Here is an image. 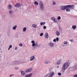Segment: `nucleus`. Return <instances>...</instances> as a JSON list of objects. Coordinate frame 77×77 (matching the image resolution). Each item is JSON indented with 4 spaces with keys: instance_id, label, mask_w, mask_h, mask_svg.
<instances>
[{
    "instance_id": "obj_30",
    "label": "nucleus",
    "mask_w": 77,
    "mask_h": 77,
    "mask_svg": "<svg viewBox=\"0 0 77 77\" xmlns=\"http://www.w3.org/2000/svg\"><path fill=\"white\" fill-rule=\"evenodd\" d=\"M68 43H67V42L66 41H65L64 42V44H66V45Z\"/></svg>"
},
{
    "instance_id": "obj_13",
    "label": "nucleus",
    "mask_w": 77,
    "mask_h": 77,
    "mask_svg": "<svg viewBox=\"0 0 77 77\" xmlns=\"http://www.w3.org/2000/svg\"><path fill=\"white\" fill-rule=\"evenodd\" d=\"M32 73H30L29 74L25 76V77H31V76H32Z\"/></svg>"
},
{
    "instance_id": "obj_17",
    "label": "nucleus",
    "mask_w": 77,
    "mask_h": 77,
    "mask_svg": "<svg viewBox=\"0 0 77 77\" xmlns=\"http://www.w3.org/2000/svg\"><path fill=\"white\" fill-rule=\"evenodd\" d=\"M14 64H16V65H18V64H19V62L17 61H16L14 62Z\"/></svg>"
},
{
    "instance_id": "obj_10",
    "label": "nucleus",
    "mask_w": 77,
    "mask_h": 77,
    "mask_svg": "<svg viewBox=\"0 0 77 77\" xmlns=\"http://www.w3.org/2000/svg\"><path fill=\"white\" fill-rule=\"evenodd\" d=\"M12 8V6L11 4H9L8 6V9H11V8Z\"/></svg>"
},
{
    "instance_id": "obj_45",
    "label": "nucleus",
    "mask_w": 77,
    "mask_h": 77,
    "mask_svg": "<svg viewBox=\"0 0 77 77\" xmlns=\"http://www.w3.org/2000/svg\"><path fill=\"white\" fill-rule=\"evenodd\" d=\"M17 48H17V47H16L15 50H17Z\"/></svg>"
},
{
    "instance_id": "obj_43",
    "label": "nucleus",
    "mask_w": 77,
    "mask_h": 77,
    "mask_svg": "<svg viewBox=\"0 0 77 77\" xmlns=\"http://www.w3.org/2000/svg\"><path fill=\"white\" fill-rule=\"evenodd\" d=\"M12 45H10L9 48H12Z\"/></svg>"
},
{
    "instance_id": "obj_3",
    "label": "nucleus",
    "mask_w": 77,
    "mask_h": 77,
    "mask_svg": "<svg viewBox=\"0 0 77 77\" xmlns=\"http://www.w3.org/2000/svg\"><path fill=\"white\" fill-rule=\"evenodd\" d=\"M40 8L42 11H43L44 9V6L43 2L41 1L40 2Z\"/></svg>"
},
{
    "instance_id": "obj_32",
    "label": "nucleus",
    "mask_w": 77,
    "mask_h": 77,
    "mask_svg": "<svg viewBox=\"0 0 77 77\" xmlns=\"http://www.w3.org/2000/svg\"><path fill=\"white\" fill-rule=\"evenodd\" d=\"M51 19H52V21H54V20L55 19V18L52 17L51 18Z\"/></svg>"
},
{
    "instance_id": "obj_48",
    "label": "nucleus",
    "mask_w": 77,
    "mask_h": 77,
    "mask_svg": "<svg viewBox=\"0 0 77 77\" xmlns=\"http://www.w3.org/2000/svg\"><path fill=\"white\" fill-rule=\"evenodd\" d=\"M10 77H12V75H10Z\"/></svg>"
},
{
    "instance_id": "obj_5",
    "label": "nucleus",
    "mask_w": 77,
    "mask_h": 77,
    "mask_svg": "<svg viewBox=\"0 0 77 77\" xmlns=\"http://www.w3.org/2000/svg\"><path fill=\"white\" fill-rule=\"evenodd\" d=\"M32 71V68H29L25 70L26 72H30Z\"/></svg>"
},
{
    "instance_id": "obj_18",
    "label": "nucleus",
    "mask_w": 77,
    "mask_h": 77,
    "mask_svg": "<svg viewBox=\"0 0 77 77\" xmlns=\"http://www.w3.org/2000/svg\"><path fill=\"white\" fill-rule=\"evenodd\" d=\"M32 27L33 28H36V27H37V25L36 24H33L32 25Z\"/></svg>"
},
{
    "instance_id": "obj_14",
    "label": "nucleus",
    "mask_w": 77,
    "mask_h": 77,
    "mask_svg": "<svg viewBox=\"0 0 77 77\" xmlns=\"http://www.w3.org/2000/svg\"><path fill=\"white\" fill-rule=\"evenodd\" d=\"M50 63V61H45V64H46V65H47L48 64V63Z\"/></svg>"
},
{
    "instance_id": "obj_47",
    "label": "nucleus",
    "mask_w": 77,
    "mask_h": 77,
    "mask_svg": "<svg viewBox=\"0 0 77 77\" xmlns=\"http://www.w3.org/2000/svg\"><path fill=\"white\" fill-rule=\"evenodd\" d=\"M10 48H8V50H10Z\"/></svg>"
},
{
    "instance_id": "obj_31",
    "label": "nucleus",
    "mask_w": 77,
    "mask_h": 77,
    "mask_svg": "<svg viewBox=\"0 0 77 77\" xmlns=\"http://www.w3.org/2000/svg\"><path fill=\"white\" fill-rule=\"evenodd\" d=\"M40 36H43V33H40Z\"/></svg>"
},
{
    "instance_id": "obj_1",
    "label": "nucleus",
    "mask_w": 77,
    "mask_h": 77,
    "mask_svg": "<svg viewBox=\"0 0 77 77\" xmlns=\"http://www.w3.org/2000/svg\"><path fill=\"white\" fill-rule=\"evenodd\" d=\"M60 10L65 11L66 8H70L71 10L74 9V5H67L65 6L61 5L60 6Z\"/></svg>"
},
{
    "instance_id": "obj_33",
    "label": "nucleus",
    "mask_w": 77,
    "mask_h": 77,
    "mask_svg": "<svg viewBox=\"0 0 77 77\" xmlns=\"http://www.w3.org/2000/svg\"><path fill=\"white\" fill-rule=\"evenodd\" d=\"M19 46H20V47H23V44H20L19 45Z\"/></svg>"
},
{
    "instance_id": "obj_46",
    "label": "nucleus",
    "mask_w": 77,
    "mask_h": 77,
    "mask_svg": "<svg viewBox=\"0 0 77 77\" xmlns=\"http://www.w3.org/2000/svg\"><path fill=\"white\" fill-rule=\"evenodd\" d=\"M70 41L71 42H72V40H70Z\"/></svg>"
},
{
    "instance_id": "obj_15",
    "label": "nucleus",
    "mask_w": 77,
    "mask_h": 77,
    "mask_svg": "<svg viewBox=\"0 0 77 77\" xmlns=\"http://www.w3.org/2000/svg\"><path fill=\"white\" fill-rule=\"evenodd\" d=\"M71 10V9L70 8H67L66 9V12H70Z\"/></svg>"
},
{
    "instance_id": "obj_25",
    "label": "nucleus",
    "mask_w": 77,
    "mask_h": 77,
    "mask_svg": "<svg viewBox=\"0 0 77 77\" xmlns=\"http://www.w3.org/2000/svg\"><path fill=\"white\" fill-rule=\"evenodd\" d=\"M34 5H38V2L37 1L35 2Z\"/></svg>"
},
{
    "instance_id": "obj_29",
    "label": "nucleus",
    "mask_w": 77,
    "mask_h": 77,
    "mask_svg": "<svg viewBox=\"0 0 77 77\" xmlns=\"http://www.w3.org/2000/svg\"><path fill=\"white\" fill-rule=\"evenodd\" d=\"M59 29L60 30V31H62V28H61L60 27V26H59Z\"/></svg>"
},
{
    "instance_id": "obj_41",
    "label": "nucleus",
    "mask_w": 77,
    "mask_h": 77,
    "mask_svg": "<svg viewBox=\"0 0 77 77\" xmlns=\"http://www.w3.org/2000/svg\"><path fill=\"white\" fill-rule=\"evenodd\" d=\"M73 77H77V74L74 75Z\"/></svg>"
},
{
    "instance_id": "obj_40",
    "label": "nucleus",
    "mask_w": 77,
    "mask_h": 77,
    "mask_svg": "<svg viewBox=\"0 0 77 77\" xmlns=\"http://www.w3.org/2000/svg\"><path fill=\"white\" fill-rule=\"evenodd\" d=\"M43 24V22L40 23V25H41V26H42Z\"/></svg>"
},
{
    "instance_id": "obj_26",
    "label": "nucleus",
    "mask_w": 77,
    "mask_h": 77,
    "mask_svg": "<svg viewBox=\"0 0 77 77\" xmlns=\"http://www.w3.org/2000/svg\"><path fill=\"white\" fill-rule=\"evenodd\" d=\"M26 29H27V28H26V27H24L23 29V31L24 32H26Z\"/></svg>"
},
{
    "instance_id": "obj_42",
    "label": "nucleus",
    "mask_w": 77,
    "mask_h": 77,
    "mask_svg": "<svg viewBox=\"0 0 77 77\" xmlns=\"http://www.w3.org/2000/svg\"><path fill=\"white\" fill-rule=\"evenodd\" d=\"M48 74H47L45 76V77H48Z\"/></svg>"
},
{
    "instance_id": "obj_9",
    "label": "nucleus",
    "mask_w": 77,
    "mask_h": 77,
    "mask_svg": "<svg viewBox=\"0 0 77 77\" xmlns=\"http://www.w3.org/2000/svg\"><path fill=\"white\" fill-rule=\"evenodd\" d=\"M35 59V57L34 56H31L30 57V61H32V60H33L34 59Z\"/></svg>"
},
{
    "instance_id": "obj_28",
    "label": "nucleus",
    "mask_w": 77,
    "mask_h": 77,
    "mask_svg": "<svg viewBox=\"0 0 77 77\" xmlns=\"http://www.w3.org/2000/svg\"><path fill=\"white\" fill-rule=\"evenodd\" d=\"M53 5H56V3L55 2H53V3L52 4Z\"/></svg>"
},
{
    "instance_id": "obj_4",
    "label": "nucleus",
    "mask_w": 77,
    "mask_h": 77,
    "mask_svg": "<svg viewBox=\"0 0 77 77\" xmlns=\"http://www.w3.org/2000/svg\"><path fill=\"white\" fill-rule=\"evenodd\" d=\"M54 75V72L52 71L49 74L48 77H52Z\"/></svg>"
},
{
    "instance_id": "obj_49",
    "label": "nucleus",
    "mask_w": 77,
    "mask_h": 77,
    "mask_svg": "<svg viewBox=\"0 0 77 77\" xmlns=\"http://www.w3.org/2000/svg\"><path fill=\"white\" fill-rule=\"evenodd\" d=\"M13 75L12 74V75H11V76H13Z\"/></svg>"
},
{
    "instance_id": "obj_11",
    "label": "nucleus",
    "mask_w": 77,
    "mask_h": 77,
    "mask_svg": "<svg viewBox=\"0 0 77 77\" xmlns=\"http://www.w3.org/2000/svg\"><path fill=\"white\" fill-rule=\"evenodd\" d=\"M31 43L32 44V47H34L35 45V41L34 40L32 41H31Z\"/></svg>"
},
{
    "instance_id": "obj_22",
    "label": "nucleus",
    "mask_w": 77,
    "mask_h": 77,
    "mask_svg": "<svg viewBox=\"0 0 77 77\" xmlns=\"http://www.w3.org/2000/svg\"><path fill=\"white\" fill-rule=\"evenodd\" d=\"M17 25H15L14 26L13 28V30H16V28H17Z\"/></svg>"
},
{
    "instance_id": "obj_38",
    "label": "nucleus",
    "mask_w": 77,
    "mask_h": 77,
    "mask_svg": "<svg viewBox=\"0 0 77 77\" xmlns=\"http://www.w3.org/2000/svg\"><path fill=\"white\" fill-rule=\"evenodd\" d=\"M15 69H18V67H16L15 68Z\"/></svg>"
},
{
    "instance_id": "obj_2",
    "label": "nucleus",
    "mask_w": 77,
    "mask_h": 77,
    "mask_svg": "<svg viewBox=\"0 0 77 77\" xmlns=\"http://www.w3.org/2000/svg\"><path fill=\"white\" fill-rule=\"evenodd\" d=\"M68 63H68V62H67L65 63L64 65H63L62 69H63L64 71L68 67Z\"/></svg>"
},
{
    "instance_id": "obj_21",
    "label": "nucleus",
    "mask_w": 77,
    "mask_h": 77,
    "mask_svg": "<svg viewBox=\"0 0 77 77\" xmlns=\"http://www.w3.org/2000/svg\"><path fill=\"white\" fill-rule=\"evenodd\" d=\"M13 11L12 10H11V11H9V13L10 14H13Z\"/></svg>"
},
{
    "instance_id": "obj_37",
    "label": "nucleus",
    "mask_w": 77,
    "mask_h": 77,
    "mask_svg": "<svg viewBox=\"0 0 77 77\" xmlns=\"http://www.w3.org/2000/svg\"><path fill=\"white\" fill-rule=\"evenodd\" d=\"M53 41L54 42H55L56 41V39H54Z\"/></svg>"
},
{
    "instance_id": "obj_27",
    "label": "nucleus",
    "mask_w": 77,
    "mask_h": 77,
    "mask_svg": "<svg viewBox=\"0 0 77 77\" xmlns=\"http://www.w3.org/2000/svg\"><path fill=\"white\" fill-rule=\"evenodd\" d=\"M60 19H61V17H60V16H59L57 18V20H60Z\"/></svg>"
},
{
    "instance_id": "obj_12",
    "label": "nucleus",
    "mask_w": 77,
    "mask_h": 77,
    "mask_svg": "<svg viewBox=\"0 0 77 77\" xmlns=\"http://www.w3.org/2000/svg\"><path fill=\"white\" fill-rule=\"evenodd\" d=\"M38 42H36L35 44V46H33L34 48L35 49V48H36V47H38Z\"/></svg>"
},
{
    "instance_id": "obj_20",
    "label": "nucleus",
    "mask_w": 77,
    "mask_h": 77,
    "mask_svg": "<svg viewBox=\"0 0 77 77\" xmlns=\"http://www.w3.org/2000/svg\"><path fill=\"white\" fill-rule=\"evenodd\" d=\"M72 27L73 29H75V28H76V25H73Z\"/></svg>"
},
{
    "instance_id": "obj_35",
    "label": "nucleus",
    "mask_w": 77,
    "mask_h": 77,
    "mask_svg": "<svg viewBox=\"0 0 77 77\" xmlns=\"http://www.w3.org/2000/svg\"><path fill=\"white\" fill-rule=\"evenodd\" d=\"M58 75L60 76V75H61L62 74H61V73H58Z\"/></svg>"
},
{
    "instance_id": "obj_36",
    "label": "nucleus",
    "mask_w": 77,
    "mask_h": 77,
    "mask_svg": "<svg viewBox=\"0 0 77 77\" xmlns=\"http://www.w3.org/2000/svg\"><path fill=\"white\" fill-rule=\"evenodd\" d=\"M46 28H47V27H46V26H44L43 27V29H46Z\"/></svg>"
},
{
    "instance_id": "obj_44",
    "label": "nucleus",
    "mask_w": 77,
    "mask_h": 77,
    "mask_svg": "<svg viewBox=\"0 0 77 77\" xmlns=\"http://www.w3.org/2000/svg\"><path fill=\"white\" fill-rule=\"evenodd\" d=\"M43 25H44V24H45V22H44V23H43Z\"/></svg>"
},
{
    "instance_id": "obj_7",
    "label": "nucleus",
    "mask_w": 77,
    "mask_h": 77,
    "mask_svg": "<svg viewBox=\"0 0 77 77\" xmlns=\"http://www.w3.org/2000/svg\"><path fill=\"white\" fill-rule=\"evenodd\" d=\"M48 33H46L45 35V38H47V39H48Z\"/></svg>"
},
{
    "instance_id": "obj_39",
    "label": "nucleus",
    "mask_w": 77,
    "mask_h": 77,
    "mask_svg": "<svg viewBox=\"0 0 77 77\" xmlns=\"http://www.w3.org/2000/svg\"><path fill=\"white\" fill-rule=\"evenodd\" d=\"M53 21L54 23H56L57 21H56V19H55Z\"/></svg>"
},
{
    "instance_id": "obj_16",
    "label": "nucleus",
    "mask_w": 77,
    "mask_h": 77,
    "mask_svg": "<svg viewBox=\"0 0 77 77\" xmlns=\"http://www.w3.org/2000/svg\"><path fill=\"white\" fill-rule=\"evenodd\" d=\"M56 34L57 36H59V35H60V33L58 31H57L56 32Z\"/></svg>"
},
{
    "instance_id": "obj_24",
    "label": "nucleus",
    "mask_w": 77,
    "mask_h": 77,
    "mask_svg": "<svg viewBox=\"0 0 77 77\" xmlns=\"http://www.w3.org/2000/svg\"><path fill=\"white\" fill-rule=\"evenodd\" d=\"M73 68L75 69H77V64L76 65L73 67Z\"/></svg>"
},
{
    "instance_id": "obj_19",
    "label": "nucleus",
    "mask_w": 77,
    "mask_h": 77,
    "mask_svg": "<svg viewBox=\"0 0 77 77\" xmlns=\"http://www.w3.org/2000/svg\"><path fill=\"white\" fill-rule=\"evenodd\" d=\"M21 73L22 75H25V72L24 71H22L21 72Z\"/></svg>"
},
{
    "instance_id": "obj_8",
    "label": "nucleus",
    "mask_w": 77,
    "mask_h": 77,
    "mask_svg": "<svg viewBox=\"0 0 77 77\" xmlns=\"http://www.w3.org/2000/svg\"><path fill=\"white\" fill-rule=\"evenodd\" d=\"M51 47H54V44L52 42H50L49 43Z\"/></svg>"
},
{
    "instance_id": "obj_34",
    "label": "nucleus",
    "mask_w": 77,
    "mask_h": 77,
    "mask_svg": "<svg viewBox=\"0 0 77 77\" xmlns=\"http://www.w3.org/2000/svg\"><path fill=\"white\" fill-rule=\"evenodd\" d=\"M56 40L57 41H59V38H58V37H57V38H56Z\"/></svg>"
},
{
    "instance_id": "obj_6",
    "label": "nucleus",
    "mask_w": 77,
    "mask_h": 77,
    "mask_svg": "<svg viewBox=\"0 0 77 77\" xmlns=\"http://www.w3.org/2000/svg\"><path fill=\"white\" fill-rule=\"evenodd\" d=\"M20 4L19 3H17L16 5H15V6L16 8H19L20 7Z\"/></svg>"
},
{
    "instance_id": "obj_23",
    "label": "nucleus",
    "mask_w": 77,
    "mask_h": 77,
    "mask_svg": "<svg viewBox=\"0 0 77 77\" xmlns=\"http://www.w3.org/2000/svg\"><path fill=\"white\" fill-rule=\"evenodd\" d=\"M60 63V60H58L57 62V65H59Z\"/></svg>"
},
{
    "instance_id": "obj_50",
    "label": "nucleus",
    "mask_w": 77,
    "mask_h": 77,
    "mask_svg": "<svg viewBox=\"0 0 77 77\" xmlns=\"http://www.w3.org/2000/svg\"><path fill=\"white\" fill-rule=\"evenodd\" d=\"M58 67H59V66H57V68H58Z\"/></svg>"
}]
</instances>
